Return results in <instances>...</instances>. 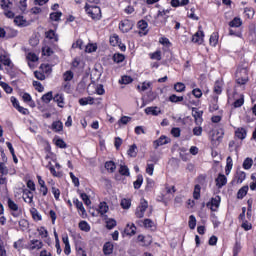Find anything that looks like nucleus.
<instances>
[{
    "instance_id": "3",
    "label": "nucleus",
    "mask_w": 256,
    "mask_h": 256,
    "mask_svg": "<svg viewBox=\"0 0 256 256\" xmlns=\"http://www.w3.org/2000/svg\"><path fill=\"white\" fill-rule=\"evenodd\" d=\"M149 207V203L147 202V200H145L144 198H142L140 200V205L139 207L136 209L135 215L138 219H143V217L145 216V211H147V208Z\"/></svg>"
},
{
    "instance_id": "4",
    "label": "nucleus",
    "mask_w": 256,
    "mask_h": 256,
    "mask_svg": "<svg viewBox=\"0 0 256 256\" xmlns=\"http://www.w3.org/2000/svg\"><path fill=\"white\" fill-rule=\"evenodd\" d=\"M10 101H11L13 107L15 109H17V111H19V113H22V115H27V113H29V110H27V108H24L19 105V101L17 100V98L12 96Z\"/></svg>"
},
{
    "instance_id": "2",
    "label": "nucleus",
    "mask_w": 256,
    "mask_h": 256,
    "mask_svg": "<svg viewBox=\"0 0 256 256\" xmlns=\"http://www.w3.org/2000/svg\"><path fill=\"white\" fill-rule=\"evenodd\" d=\"M85 11L93 19H101V8L99 6H89V4H86Z\"/></svg>"
},
{
    "instance_id": "42",
    "label": "nucleus",
    "mask_w": 256,
    "mask_h": 256,
    "mask_svg": "<svg viewBox=\"0 0 256 256\" xmlns=\"http://www.w3.org/2000/svg\"><path fill=\"white\" fill-rule=\"evenodd\" d=\"M62 15H63V13H61V12H53L50 14V19H51V21H59L61 19Z\"/></svg>"
},
{
    "instance_id": "33",
    "label": "nucleus",
    "mask_w": 256,
    "mask_h": 256,
    "mask_svg": "<svg viewBox=\"0 0 256 256\" xmlns=\"http://www.w3.org/2000/svg\"><path fill=\"white\" fill-rule=\"evenodd\" d=\"M8 207L11 211H19V206L11 198L8 199Z\"/></svg>"
},
{
    "instance_id": "32",
    "label": "nucleus",
    "mask_w": 256,
    "mask_h": 256,
    "mask_svg": "<svg viewBox=\"0 0 256 256\" xmlns=\"http://www.w3.org/2000/svg\"><path fill=\"white\" fill-rule=\"evenodd\" d=\"M236 177L238 179L237 183H243V181H245V177H247V174H245L243 171H237Z\"/></svg>"
},
{
    "instance_id": "13",
    "label": "nucleus",
    "mask_w": 256,
    "mask_h": 256,
    "mask_svg": "<svg viewBox=\"0 0 256 256\" xmlns=\"http://www.w3.org/2000/svg\"><path fill=\"white\" fill-rule=\"evenodd\" d=\"M23 199L25 203H33V192L31 190H24Z\"/></svg>"
},
{
    "instance_id": "27",
    "label": "nucleus",
    "mask_w": 256,
    "mask_h": 256,
    "mask_svg": "<svg viewBox=\"0 0 256 256\" xmlns=\"http://www.w3.org/2000/svg\"><path fill=\"white\" fill-rule=\"evenodd\" d=\"M43 103H50L53 99V92L50 91L42 96Z\"/></svg>"
},
{
    "instance_id": "39",
    "label": "nucleus",
    "mask_w": 256,
    "mask_h": 256,
    "mask_svg": "<svg viewBox=\"0 0 256 256\" xmlns=\"http://www.w3.org/2000/svg\"><path fill=\"white\" fill-rule=\"evenodd\" d=\"M15 25H18V27H23L25 25V20L23 19V16H16L14 18Z\"/></svg>"
},
{
    "instance_id": "61",
    "label": "nucleus",
    "mask_w": 256,
    "mask_h": 256,
    "mask_svg": "<svg viewBox=\"0 0 256 256\" xmlns=\"http://www.w3.org/2000/svg\"><path fill=\"white\" fill-rule=\"evenodd\" d=\"M34 75L39 81H45V74H43L42 72L35 71Z\"/></svg>"
},
{
    "instance_id": "48",
    "label": "nucleus",
    "mask_w": 256,
    "mask_h": 256,
    "mask_svg": "<svg viewBox=\"0 0 256 256\" xmlns=\"http://www.w3.org/2000/svg\"><path fill=\"white\" fill-rule=\"evenodd\" d=\"M0 61L3 63V65L11 67V59H9L7 56H0Z\"/></svg>"
},
{
    "instance_id": "57",
    "label": "nucleus",
    "mask_w": 256,
    "mask_h": 256,
    "mask_svg": "<svg viewBox=\"0 0 256 256\" xmlns=\"http://www.w3.org/2000/svg\"><path fill=\"white\" fill-rule=\"evenodd\" d=\"M138 27H139V29H141L142 31H145V29H147V27H148L147 21H145V20H140V21L138 22Z\"/></svg>"
},
{
    "instance_id": "59",
    "label": "nucleus",
    "mask_w": 256,
    "mask_h": 256,
    "mask_svg": "<svg viewBox=\"0 0 256 256\" xmlns=\"http://www.w3.org/2000/svg\"><path fill=\"white\" fill-rule=\"evenodd\" d=\"M202 133H203V128L201 126L195 127L193 129V135H196V137H200Z\"/></svg>"
},
{
    "instance_id": "10",
    "label": "nucleus",
    "mask_w": 256,
    "mask_h": 256,
    "mask_svg": "<svg viewBox=\"0 0 256 256\" xmlns=\"http://www.w3.org/2000/svg\"><path fill=\"white\" fill-rule=\"evenodd\" d=\"M146 115H153L154 117H157V115L161 114V109L157 106L147 107L145 109Z\"/></svg>"
},
{
    "instance_id": "21",
    "label": "nucleus",
    "mask_w": 256,
    "mask_h": 256,
    "mask_svg": "<svg viewBox=\"0 0 256 256\" xmlns=\"http://www.w3.org/2000/svg\"><path fill=\"white\" fill-rule=\"evenodd\" d=\"M98 211L101 215H105V213H107V211H109V206L107 205L106 202H101L99 204V208Z\"/></svg>"
},
{
    "instance_id": "29",
    "label": "nucleus",
    "mask_w": 256,
    "mask_h": 256,
    "mask_svg": "<svg viewBox=\"0 0 256 256\" xmlns=\"http://www.w3.org/2000/svg\"><path fill=\"white\" fill-rule=\"evenodd\" d=\"M128 155L129 157H137V145L133 144L128 149Z\"/></svg>"
},
{
    "instance_id": "41",
    "label": "nucleus",
    "mask_w": 256,
    "mask_h": 256,
    "mask_svg": "<svg viewBox=\"0 0 256 256\" xmlns=\"http://www.w3.org/2000/svg\"><path fill=\"white\" fill-rule=\"evenodd\" d=\"M188 224L190 229H195L197 226V219H195V216L190 215Z\"/></svg>"
},
{
    "instance_id": "24",
    "label": "nucleus",
    "mask_w": 256,
    "mask_h": 256,
    "mask_svg": "<svg viewBox=\"0 0 256 256\" xmlns=\"http://www.w3.org/2000/svg\"><path fill=\"white\" fill-rule=\"evenodd\" d=\"M74 205H76L77 209L81 211L82 215H85V207H83V202L79 201V199H74Z\"/></svg>"
},
{
    "instance_id": "51",
    "label": "nucleus",
    "mask_w": 256,
    "mask_h": 256,
    "mask_svg": "<svg viewBox=\"0 0 256 256\" xmlns=\"http://www.w3.org/2000/svg\"><path fill=\"white\" fill-rule=\"evenodd\" d=\"M0 85L4 89V91H6V93H13V88H11V86H9V84H7L5 82H1Z\"/></svg>"
},
{
    "instance_id": "36",
    "label": "nucleus",
    "mask_w": 256,
    "mask_h": 256,
    "mask_svg": "<svg viewBox=\"0 0 256 256\" xmlns=\"http://www.w3.org/2000/svg\"><path fill=\"white\" fill-rule=\"evenodd\" d=\"M55 145H56V147H59L60 149H67V143H65V141L61 138H58L55 141Z\"/></svg>"
},
{
    "instance_id": "20",
    "label": "nucleus",
    "mask_w": 256,
    "mask_h": 256,
    "mask_svg": "<svg viewBox=\"0 0 256 256\" xmlns=\"http://www.w3.org/2000/svg\"><path fill=\"white\" fill-rule=\"evenodd\" d=\"M79 229H81V231H85V233H89V231H91V226H89L87 221H80Z\"/></svg>"
},
{
    "instance_id": "56",
    "label": "nucleus",
    "mask_w": 256,
    "mask_h": 256,
    "mask_svg": "<svg viewBox=\"0 0 256 256\" xmlns=\"http://www.w3.org/2000/svg\"><path fill=\"white\" fill-rule=\"evenodd\" d=\"M83 49V40H77L72 44V49Z\"/></svg>"
},
{
    "instance_id": "64",
    "label": "nucleus",
    "mask_w": 256,
    "mask_h": 256,
    "mask_svg": "<svg viewBox=\"0 0 256 256\" xmlns=\"http://www.w3.org/2000/svg\"><path fill=\"white\" fill-rule=\"evenodd\" d=\"M151 59H156V61H161V51H156L151 55Z\"/></svg>"
},
{
    "instance_id": "37",
    "label": "nucleus",
    "mask_w": 256,
    "mask_h": 256,
    "mask_svg": "<svg viewBox=\"0 0 256 256\" xmlns=\"http://www.w3.org/2000/svg\"><path fill=\"white\" fill-rule=\"evenodd\" d=\"M253 167V159L246 158L243 162V169H251Z\"/></svg>"
},
{
    "instance_id": "62",
    "label": "nucleus",
    "mask_w": 256,
    "mask_h": 256,
    "mask_svg": "<svg viewBox=\"0 0 256 256\" xmlns=\"http://www.w3.org/2000/svg\"><path fill=\"white\" fill-rule=\"evenodd\" d=\"M153 171H155V165L147 164L146 173H148V175H153Z\"/></svg>"
},
{
    "instance_id": "38",
    "label": "nucleus",
    "mask_w": 256,
    "mask_h": 256,
    "mask_svg": "<svg viewBox=\"0 0 256 256\" xmlns=\"http://www.w3.org/2000/svg\"><path fill=\"white\" fill-rule=\"evenodd\" d=\"M174 89H175V91H177V93H183V91H185V84H183L181 82H177L174 85Z\"/></svg>"
},
{
    "instance_id": "50",
    "label": "nucleus",
    "mask_w": 256,
    "mask_h": 256,
    "mask_svg": "<svg viewBox=\"0 0 256 256\" xmlns=\"http://www.w3.org/2000/svg\"><path fill=\"white\" fill-rule=\"evenodd\" d=\"M117 225V221L115 219H109L106 221V227L107 229H113Z\"/></svg>"
},
{
    "instance_id": "40",
    "label": "nucleus",
    "mask_w": 256,
    "mask_h": 256,
    "mask_svg": "<svg viewBox=\"0 0 256 256\" xmlns=\"http://www.w3.org/2000/svg\"><path fill=\"white\" fill-rule=\"evenodd\" d=\"M113 61L114 63H123V61H125V56L123 54H114Z\"/></svg>"
},
{
    "instance_id": "53",
    "label": "nucleus",
    "mask_w": 256,
    "mask_h": 256,
    "mask_svg": "<svg viewBox=\"0 0 256 256\" xmlns=\"http://www.w3.org/2000/svg\"><path fill=\"white\" fill-rule=\"evenodd\" d=\"M33 86L36 87V91H38L39 93H43L44 88L41 82L33 81Z\"/></svg>"
},
{
    "instance_id": "54",
    "label": "nucleus",
    "mask_w": 256,
    "mask_h": 256,
    "mask_svg": "<svg viewBox=\"0 0 256 256\" xmlns=\"http://www.w3.org/2000/svg\"><path fill=\"white\" fill-rule=\"evenodd\" d=\"M192 95H194V97H196V99H201V97L203 96V92L201 91V89L196 88V89L192 90Z\"/></svg>"
},
{
    "instance_id": "25",
    "label": "nucleus",
    "mask_w": 256,
    "mask_h": 256,
    "mask_svg": "<svg viewBox=\"0 0 256 256\" xmlns=\"http://www.w3.org/2000/svg\"><path fill=\"white\" fill-rule=\"evenodd\" d=\"M133 185H134V189H141V185H143V175H138Z\"/></svg>"
},
{
    "instance_id": "31",
    "label": "nucleus",
    "mask_w": 256,
    "mask_h": 256,
    "mask_svg": "<svg viewBox=\"0 0 256 256\" xmlns=\"http://www.w3.org/2000/svg\"><path fill=\"white\" fill-rule=\"evenodd\" d=\"M243 22H241V18L235 17L232 21L229 22L230 27H241Z\"/></svg>"
},
{
    "instance_id": "58",
    "label": "nucleus",
    "mask_w": 256,
    "mask_h": 256,
    "mask_svg": "<svg viewBox=\"0 0 256 256\" xmlns=\"http://www.w3.org/2000/svg\"><path fill=\"white\" fill-rule=\"evenodd\" d=\"M143 223H144V227H146L147 229H151V227L155 225V223L151 219H145Z\"/></svg>"
},
{
    "instance_id": "15",
    "label": "nucleus",
    "mask_w": 256,
    "mask_h": 256,
    "mask_svg": "<svg viewBox=\"0 0 256 256\" xmlns=\"http://www.w3.org/2000/svg\"><path fill=\"white\" fill-rule=\"evenodd\" d=\"M235 136L238 138V139H245V137H247V130H245V128H238L236 131H235Z\"/></svg>"
},
{
    "instance_id": "9",
    "label": "nucleus",
    "mask_w": 256,
    "mask_h": 256,
    "mask_svg": "<svg viewBox=\"0 0 256 256\" xmlns=\"http://www.w3.org/2000/svg\"><path fill=\"white\" fill-rule=\"evenodd\" d=\"M192 116L194 117L197 125H199V123H203V111H199L197 108H192Z\"/></svg>"
},
{
    "instance_id": "23",
    "label": "nucleus",
    "mask_w": 256,
    "mask_h": 256,
    "mask_svg": "<svg viewBox=\"0 0 256 256\" xmlns=\"http://www.w3.org/2000/svg\"><path fill=\"white\" fill-rule=\"evenodd\" d=\"M52 129H53V131H56L57 133L59 131H63V122H61V121L53 122Z\"/></svg>"
},
{
    "instance_id": "45",
    "label": "nucleus",
    "mask_w": 256,
    "mask_h": 256,
    "mask_svg": "<svg viewBox=\"0 0 256 256\" xmlns=\"http://www.w3.org/2000/svg\"><path fill=\"white\" fill-rule=\"evenodd\" d=\"M225 133L223 132V129H221L220 131L217 132V134L212 135V139L213 141H221V139H223V135Z\"/></svg>"
},
{
    "instance_id": "8",
    "label": "nucleus",
    "mask_w": 256,
    "mask_h": 256,
    "mask_svg": "<svg viewBox=\"0 0 256 256\" xmlns=\"http://www.w3.org/2000/svg\"><path fill=\"white\" fill-rule=\"evenodd\" d=\"M221 203V198H212L210 202H208L206 205L207 207H210L211 211H217L219 209V204Z\"/></svg>"
},
{
    "instance_id": "43",
    "label": "nucleus",
    "mask_w": 256,
    "mask_h": 256,
    "mask_svg": "<svg viewBox=\"0 0 256 256\" xmlns=\"http://www.w3.org/2000/svg\"><path fill=\"white\" fill-rule=\"evenodd\" d=\"M135 231H137V228L135 227V224H132L131 227L129 225L125 228V233L127 235H135Z\"/></svg>"
},
{
    "instance_id": "52",
    "label": "nucleus",
    "mask_w": 256,
    "mask_h": 256,
    "mask_svg": "<svg viewBox=\"0 0 256 256\" xmlns=\"http://www.w3.org/2000/svg\"><path fill=\"white\" fill-rule=\"evenodd\" d=\"M0 173L1 175H7L9 173V169L5 166V162L0 163Z\"/></svg>"
},
{
    "instance_id": "46",
    "label": "nucleus",
    "mask_w": 256,
    "mask_h": 256,
    "mask_svg": "<svg viewBox=\"0 0 256 256\" xmlns=\"http://www.w3.org/2000/svg\"><path fill=\"white\" fill-rule=\"evenodd\" d=\"M73 77H74V75H73V72L71 70H68L64 73V81L65 82L73 80Z\"/></svg>"
},
{
    "instance_id": "11",
    "label": "nucleus",
    "mask_w": 256,
    "mask_h": 256,
    "mask_svg": "<svg viewBox=\"0 0 256 256\" xmlns=\"http://www.w3.org/2000/svg\"><path fill=\"white\" fill-rule=\"evenodd\" d=\"M216 185L218 189H221V187L227 185V177L223 174H219V176L216 178Z\"/></svg>"
},
{
    "instance_id": "14",
    "label": "nucleus",
    "mask_w": 256,
    "mask_h": 256,
    "mask_svg": "<svg viewBox=\"0 0 256 256\" xmlns=\"http://www.w3.org/2000/svg\"><path fill=\"white\" fill-rule=\"evenodd\" d=\"M113 243L111 242H106L103 246V253L104 255H111L113 253Z\"/></svg>"
},
{
    "instance_id": "63",
    "label": "nucleus",
    "mask_w": 256,
    "mask_h": 256,
    "mask_svg": "<svg viewBox=\"0 0 256 256\" xmlns=\"http://www.w3.org/2000/svg\"><path fill=\"white\" fill-rule=\"evenodd\" d=\"M171 133L173 137H181V129L179 128H172Z\"/></svg>"
},
{
    "instance_id": "19",
    "label": "nucleus",
    "mask_w": 256,
    "mask_h": 256,
    "mask_svg": "<svg viewBox=\"0 0 256 256\" xmlns=\"http://www.w3.org/2000/svg\"><path fill=\"white\" fill-rule=\"evenodd\" d=\"M232 169H233V159L231 158V156H228L227 164H226V168H225L226 175H229L231 173Z\"/></svg>"
},
{
    "instance_id": "18",
    "label": "nucleus",
    "mask_w": 256,
    "mask_h": 256,
    "mask_svg": "<svg viewBox=\"0 0 256 256\" xmlns=\"http://www.w3.org/2000/svg\"><path fill=\"white\" fill-rule=\"evenodd\" d=\"M248 191H249V186H243L242 188H240L237 193V199H243V197L247 195Z\"/></svg>"
},
{
    "instance_id": "26",
    "label": "nucleus",
    "mask_w": 256,
    "mask_h": 256,
    "mask_svg": "<svg viewBox=\"0 0 256 256\" xmlns=\"http://www.w3.org/2000/svg\"><path fill=\"white\" fill-rule=\"evenodd\" d=\"M201 197V186L199 184H196L194 187V192H193V198L194 199H200Z\"/></svg>"
},
{
    "instance_id": "17",
    "label": "nucleus",
    "mask_w": 256,
    "mask_h": 256,
    "mask_svg": "<svg viewBox=\"0 0 256 256\" xmlns=\"http://www.w3.org/2000/svg\"><path fill=\"white\" fill-rule=\"evenodd\" d=\"M1 8L3 9V11H9V9H11V7H13V2H11V0H1Z\"/></svg>"
},
{
    "instance_id": "7",
    "label": "nucleus",
    "mask_w": 256,
    "mask_h": 256,
    "mask_svg": "<svg viewBox=\"0 0 256 256\" xmlns=\"http://www.w3.org/2000/svg\"><path fill=\"white\" fill-rule=\"evenodd\" d=\"M203 37H205V34L201 30V26H199V31L196 32L192 37V42L201 45V43H203Z\"/></svg>"
},
{
    "instance_id": "47",
    "label": "nucleus",
    "mask_w": 256,
    "mask_h": 256,
    "mask_svg": "<svg viewBox=\"0 0 256 256\" xmlns=\"http://www.w3.org/2000/svg\"><path fill=\"white\" fill-rule=\"evenodd\" d=\"M121 207L122 209H129L131 207V200L130 199H122L121 201Z\"/></svg>"
},
{
    "instance_id": "6",
    "label": "nucleus",
    "mask_w": 256,
    "mask_h": 256,
    "mask_svg": "<svg viewBox=\"0 0 256 256\" xmlns=\"http://www.w3.org/2000/svg\"><path fill=\"white\" fill-rule=\"evenodd\" d=\"M170 142H171V139H169L167 136H161L159 139L154 141L153 143L154 149H157L162 145H167V143H170Z\"/></svg>"
},
{
    "instance_id": "35",
    "label": "nucleus",
    "mask_w": 256,
    "mask_h": 256,
    "mask_svg": "<svg viewBox=\"0 0 256 256\" xmlns=\"http://www.w3.org/2000/svg\"><path fill=\"white\" fill-rule=\"evenodd\" d=\"M30 213H31L34 221H41L42 217L39 215V211H37L35 208H32L30 210Z\"/></svg>"
},
{
    "instance_id": "5",
    "label": "nucleus",
    "mask_w": 256,
    "mask_h": 256,
    "mask_svg": "<svg viewBox=\"0 0 256 256\" xmlns=\"http://www.w3.org/2000/svg\"><path fill=\"white\" fill-rule=\"evenodd\" d=\"M119 29L122 33H129L133 29V24L129 20H124L120 23Z\"/></svg>"
},
{
    "instance_id": "49",
    "label": "nucleus",
    "mask_w": 256,
    "mask_h": 256,
    "mask_svg": "<svg viewBox=\"0 0 256 256\" xmlns=\"http://www.w3.org/2000/svg\"><path fill=\"white\" fill-rule=\"evenodd\" d=\"M37 231H38V233H39V235H40L41 237L46 238V237H48V235H49V232H48L47 229H45V227H43V226L40 227V228H38Z\"/></svg>"
},
{
    "instance_id": "30",
    "label": "nucleus",
    "mask_w": 256,
    "mask_h": 256,
    "mask_svg": "<svg viewBox=\"0 0 256 256\" xmlns=\"http://www.w3.org/2000/svg\"><path fill=\"white\" fill-rule=\"evenodd\" d=\"M46 38L47 39H54V41H59V36H57V34H55V31L53 30H49L48 32H46Z\"/></svg>"
},
{
    "instance_id": "44",
    "label": "nucleus",
    "mask_w": 256,
    "mask_h": 256,
    "mask_svg": "<svg viewBox=\"0 0 256 256\" xmlns=\"http://www.w3.org/2000/svg\"><path fill=\"white\" fill-rule=\"evenodd\" d=\"M40 69L43 70L46 75H50L51 71H53L49 64H41Z\"/></svg>"
},
{
    "instance_id": "28",
    "label": "nucleus",
    "mask_w": 256,
    "mask_h": 256,
    "mask_svg": "<svg viewBox=\"0 0 256 256\" xmlns=\"http://www.w3.org/2000/svg\"><path fill=\"white\" fill-rule=\"evenodd\" d=\"M119 173H120V175H123L124 177H129V175H130L129 167H127L125 165H120Z\"/></svg>"
},
{
    "instance_id": "12",
    "label": "nucleus",
    "mask_w": 256,
    "mask_h": 256,
    "mask_svg": "<svg viewBox=\"0 0 256 256\" xmlns=\"http://www.w3.org/2000/svg\"><path fill=\"white\" fill-rule=\"evenodd\" d=\"M43 248V242L41 240H31L30 241V250L35 251Z\"/></svg>"
},
{
    "instance_id": "55",
    "label": "nucleus",
    "mask_w": 256,
    "mask_h": 256,
    "mask_svg": "<svg viewBox=\"0 0 256 256\" xmlns=\"http://www.w3.org/2000/svg\"><path fill=\"white\" fill-rule=\"evenodd\" d=\"M243 103H245V99L243 98V96L237 100H235L234 102V107L235 108H239L242 107Z\"/></svg>"
},
{
    "instance_id": "22",
    "label": "nucleus",
    "mask_w": 256,
    "mask_h": 256,
    "mask_svg": "<svg viewBox=\"0 0 256 256\" xmlns=\"http://www.w3.org/2000/svg\"><path fill=\"white\" fill-rule=\"evenodd\" d=\"M105 169H107V171H110V173H114L115 169H117V166L115 165V162L108 161L105 163Z\"/></svg>"
},
{
    "instance_id": "60",
    "label": "nucleus",
    "mask_w": 256,
    "mask_h": 256,
    "mask_svg": "<svg viewBox=\"0 0 256 256\" xmlns=\"http://www.w3.org/2000/svg\"><path fill=\"white\" fill-rule=\"evenodd\" d=\"M71 179H72V183H74L75 187H79V178H77L75 176V174H73V172L69 173Z\"/></svg>"
},
{
    "instance_id": "34",
    "label": "nucleus",
    "mask_w": 256,
    "mask_h": 256,
    "mask_svg": "<svg viewBox=\"0 0 256 256\" xmlns=\"http://www.w3.org/2000/svg\"><path fill=\"white\" fill-rule=\"evenodd\" d=\"M119 83L122 85H129V83H133V78H131V76H122L121 80H119Z\"/></svg>"
},
{
    "instance_id": "16",
    "label": "nucleus",
    "mask_w": 256,
    "mask_h": 256,
    "mask_svg": "<svg viewBox=\"0 0 256 256\" xmlns=\"http://www.w3.org/2000/svg\"><path fill=\"white\" fill-rule=\"evenodd\" d=\"M53 101L55 103L58 104V107H61L63 108V105H64V98H63V94H56L54 97H53Z\"/></svg>"
},
{
    "instance_id": "1",
    "label": "nucleus",
    "mask_w": 256,
    "mask_h": 256,
    "mask_svg": "<svg viewBox=\"0 0 256 256\" xmlns=\"http://www.w3.org/2000/svg\"><path fill=\"white\" fill-rule=\"evenodd\" d=\"M236 83L238 85H245L249 81V77H247V69L246 68H238L236 70Z\"/></svg>"
}]
</instances>
